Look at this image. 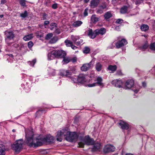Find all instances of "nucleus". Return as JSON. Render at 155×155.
Wrapping results in <instances>:
<instances>
[{"mask_svg": "<svg viewBox=\"0 0 155 155\" xmlns=\"http://www.w3.org/2000/svg\"><path fill=\"white\" fill-rule=\"evenodd\" d=\"M55 32L57 34H59L61 32V30L59 28H57L56 29Z\"/></svg>", "mask_w": 155, "mask_h": 155, "instance_id": "864d4df0", "label": "nucleus"}, {"mask_svg": "<svg viewBox=\"0 0 155 155\" xmlns=\"http://www.w3.org/2000/svg\"><path fill=\"white\" fill-rule=\"evenodd\" d=\"M101 144L99 143H96L94 145L92 149L93 151H95L99 150L100 148Z\"/></svg>", "mask_w": 155, "mask_h": 155, "instance_id": "5701e85b", "label": "nucleus"}, {"mask_svg": "<svg viewBox=\"0 0 155 155\" xmlns=\"http://www.w3.org/2000/svg\"><path fill=\"white\" fill-rule=\"evenodd\" d=\"M108 70L112 71H115L117 69V66L116 65L112 66L110 65L109 66L108 68Z\"/></svg>", "mask_w": 155, "mask_h": 155, "instance_id": "e433bc0d", "label": "nucleus"}, {"mask_svg": "<svg viewBox=\"0 0 155 155\" xmlns=\"http://www.w3.org/2000/svg\"><path fill=\"white\" fill-rule=\"evenodd\" d=\"M87 35L91 38H94L97 35L95 32V31H93L91 29H89L87 31Z\"/></svg>", "mask_w": 155, "mask_h": 155, "instance_id": "f3484780", "label": "nucleus"}, {"mask_svg": "<svg viewBox=\"0 0 155 155\" xmlns=\"http://www.w3.org/2000/svg\"><path fill=\"white\" fill-rule=\"evenodd\" d=\"M78 83L83 84L86 81L85 76L83 74H80L78 77Z\"/></svg>", "mask_w": 155, "mask_h": 155, "instance_id": "ddd939ff", "label": "nucleus"}, {"mask_svg": "<svg viewBox=\"0 0 155 155\" xmlns=\"http://www.w3.org/2000/svg\"><path fill=\"white\" fill-rule=\"evenodd\" d=\"M115 29L117 31H119V26H116Z\"/></svg>", "mask_w": 155, "mask_h": 155, "instance_id": "69168bd1", "label": "nucleus"}, {"mask_svg": "<svg viewBox=\"0 0 155 155\" xmlns=\"http://www.w3.org/2000/svg\"><path fill=\"white\" fill-rule=\"evenodd\" d=\"M108 9V8L106 3L105 2L103 3L100 5L97 9V12L98 14H102L103 13L104 9Z\"/></svg>", "mask_w": 155, "mask_h": 155, "instance_id": "423d86ee", "label": "nucleus"}, {"mask_svg": "<svg viewBox=\"0 0 155 155\" xmlns=\"http://www.w3.org/2000/svg\"><path fill=\"white\" fill-rule=\"evenodd\" d=\"M83 40L81 39H79V40H78L76 43H75L77 45H79L82 44V43L83 42Z\"/></svg>", "mask_w": 155, "mask_h": 155, "instance_id": "de8ad7c7", "label": "nucleus"}, {"mask_svg": "<svg viewBox=\"0 0 155 155\" xmlns=\"http://www.w3.org/2000/svg\"><path fill=\"white\" fill-rule=\"evenodd\" d=\"M149 45L148 44L146 43L139 47V49L142 51H144L146 50L148 47Z\"/></svg>", "mask_w": 155, "mask_h": 155, "instance_id": "b1692460", "label": "nucleus"}, {"mask_svg": "<svg viewBox=\"0 0 155 155\" xmlns=\"http://www.w3.org/2000/svg\"><path fill=\"white\" fill-rule=\"evenodd\" d=\"M150 49L153 51H155V42L151 43L150 47Z\"/></svg>", "mask_w": 155, "mask_h": 155, "instance_id": "a18cd8bd", "label": "nucleus"}, {"mask_svg": "<svg viewBox=\"0 0 155 155\" xmlns=\"http://www.w3.org/2000/svg\"><path fill=\"white\" fill-rule=\"evenodd\" d=\"M71 47V48L74 50H76L77 48V47L76 46L74 45H73Z\"/></svg>", "mask_w": 155, "mask_h": 155, "instance_id": "13d9d810", "label": "nucleus"}, {"mask_svg": "<svg viewBox=\"0 0 155 155\" xmlns=\"http://www.w3.org/2000/svg\"><path fill=\"white\" fill-rule=\"evenodd\" d=\"M78 145L79 146L81 147H83L84 146V143L82 142H79L78 143Z\"/></svg>", "mask_w": 155, "mask_h": 155, "instance_id": "5fc2aeb1", "label": "nucleus"}, {"mask_svg": "<svg viewBox=\"0 0 155 155\" xmlns=\"http://www.w3.org/2000/svg\"><path fill=\"white\" fill-rule=\"evenodd\" d=\"M19 2L21 6L25 7L26 6V5L25 0H19Z\"/></svg>", "mask_w": 155, "mask_h": 155, "instance_id": "a19ab883", "label": "nucleus"}, {"mask_svg": "<svg viewBox=\"0 0 155 155\" xmlns=\"http://www.w3.org/2000/svg\"><path fill=\"white\" fill-rule=\"evenodd\" d=\"M6 2V0H1V4H4Z\"/></svg>", "mask_w": 155, "mask_h": 155, "instance_id": "e2e57ef3", "label": "nucleus"}, {"mask_svg": "<svg viewBox=\"0 0 155 155\" xmlns=\"http://www.w3.org/2000/svg\"><path fill=\"white\" fill-rule=\"evenodd\" d=\"M95 81L96 82L93 84H89L87 85V86L89 87H92L98 85L101 87H102L104 86V84L102 83L103 79L101 77H97L96 80H95Z\"/></svg>", "mask_w": 155, "mask_h": 155, "instance_id": "20e7f679", "label": "nucleus"}, {"mask_svg": "<svg viewBox=\"0 0 155 155\" xmlns=\"http://www.w3.org/2000/svg\"><path fill=\"white\" fill-rule=\"evenodd\" d=\"M45 140L47 142H53L54 140V137L53 136L49 135L45 138Z\"/></svg>", "mask_w": 155, "mask_h": 155, "instance_id": "4be33fe9", "label": "nucleus"}, {"mask_svg": "<svg viewBox=\"0 0 155 155\" xmlns=\"http://www.w3.org/2000/svg\"><path fill=\"white\" fill-rule=\"evenodd\" d=\"M71 37L72 40L74 43H76V42H77L78 40H79V37L78 36H74V35H72L71 36Z\"/></svg>", "mask_w": 155, "mask_h": 155, "instance_id": "f704fd0d", "label": "nucleus"}, {"mask_svg": "<svg viewBox=\"0 0 155 155\" xmlns=\"http://www.w3.org/2000/svg\"><path fill=\"white\" fill-rule=\"evenodd\" d=\"M117 74L119 75H122V73L120 71H117Z\"/></svg>", "mask_w": 155, "mask_h": 155, "instance_id": "052dcab7", "label": "nucleus"}, {"mask_svg": "<svg viewBox=\"0 0 155 155\" xmlns=\"http://www.w3.org/2000/svg\"><path fill=\"white\" fill-rule=\"evenodd\" d=\"M99 3V0H91L90 2V7L93 8L97 7Z\"/></svg>", "mask_w": 155, "mask_h": 155, "instance_id": "6ab92c4d", "label": "nucleus"}, {"mask_svg": "<svg viewBox=\"0 0 155 155\" xmlns=\"http://www.w3.org/2000/svg\"><path fill=\"white\" fill-rule=\"evenodd\" d=\"M126 155H134L133 154L130 153H128L126 154Z\"/></svg>", "mask_w": 155, "mask_h": 155, "instance_id": "774afa93", "label": "nucleus"}, {"mask_svg": "<svg viewBox=\"0 0 155 155\" xmlns=\"http://www.w3.org/2000/svg\"><path fill=\"white\" fill-rule=\"evenodd\" d=\"M112 83L115 87L120 88L122 84V82L121 80H115L112 81Z\"/></svg>", "mask_w": 155, "mask_h": 155, "instance_id": "2eb2a0df", "label": "nucleus"}, {"mask_svg": "<svg viewBox=\"0 0 155 155\" xmlns=\"http://www.w3.org/2000/svg\"><path fill=\"white\" fill-rule=\"evenodd\" d=\"M53 34L51 33H50L46 35L45 37V39L48 40L51 38L53 36Z\"/></svg>", "mask_w": 155, "mask_h": 155, "instance_id": "79ce46f5", "label": "nucleus"}, {"mask_svg": "<svg viewBox=\"0 0 155 155\" xmlns=\"http://www.w3.org/2000/svg\"><path fill=\"white\" fill-rule=\"evenodd\" d=\"M95 32L96 34L97 35L99 34L103 35L106 32V29L104 28H102L99 29L95 30Z\"/></svg>", "mask_w": 155, "mask_h": 155, "instance_id": "412c9836", "label": "nucleus"}, {"mask_svg": "<svg viewBox=\"0 0 155 155\" xmlns=\"http://www.w3.org/2000/svg\"><path fill=\"white\" fill-rule=\"evenodd\" d=\"M76 58H73L72 59H71V61H72L73 62H74L76 61Z\"/></svg>", "mask_w": 155, "mask_h": 155, "instance_id": "680f3d73", "label": "nucleus"}, {"mask_svg": "<svg viewBox=\"0 0 155 155\" xmlns=\"http://www.w3.org/2000/svg\"><path fill=\"white\" fill-rule=\"evenodd\" d=\"M95 68L96 70L97 71H100L102 69V65L99 62H98L96 63L95 65Z\"/></svg>", "mask_w": 155, "mask_h": 155, "instance_id": "c756f323", "label": "nucleus"}, {"mask_svg": "<svg viewBox=\"0 0 155 155\" xmlns=\"http://www.w3.org/2000/svg\"><path fill=\"white\" fill-rule=\"evenodd\" d=\"M142 2H143L142 0H137L136 1L135 3L136 5H139V4H140L141 3H142Z\"/></svg>", "mask_w": 155, "mask_h": 155, "instance_id": "603ef678", "label": "nucleus"}, {"mask_svg": "<svg viewBox=\"0 0 155 155\" xmlns=\"http://www.w3.org/2000/svg\"><path fill=\"white\" fill-rule=\"evenodd\" d=\"M140 28L142 31H146L148 29L149 27L147 25L143 24L141 25Z\"/></svg>", "mask_w": 155, "mask_h": 155, "instance_id": "72a5a7b5", "label": "nucleus"}, {"mask_svg": "<svg viewBox=\"0 0 155 155\" xmlns=\"http://www.w3.org/2000/svg\"><path fill=\"white\" fill-rule=\"evenodd\" d=\"M142 85L143 87L146 86V84L145 82H143L142 83Z\"/></svg>", "mask_w": 155, "mask_h": 155, "instance_id": "0e129e2a", "label": "nucleus"}, {"mask_svg": "<svg viewBox=\"0 0 155 155\" xmlns=\"http://www.w3.org/2000/svg\"><path fill=\"white\" fill-rule=\"evenodd\" d=\"M84 1L85 3H87L90 0H84Z\"/></svg>", "mask_w": 155, "mask_h": 155, "instance_id": "338daca9", "label": "nucleus"}, {"mask_svg": "<svg viewBox=\"0 0 155 155\" xmlns=\"http://www.w3.org/2000/svg\"><path fill=\"white\" fill-rule=\"evenodd\" d=\"M33 45V44L32 41H30L28 43V47L29 48H31Z\"/></svg>", "mask_w": 155, "mask_h": 155, "instance_id": "09e8293b", "label": "nucleus"}, {"mask_svg": "<svg viewBox=\"0 0 155 155\" xmlns=\"http://www.w3.org/2000/svg\"><path fill=\"white\" fill-rule=\"evenodd\" d=\"M36 36L37 38L41 39V38L43 37V35L39 32H37L36 34Z\"/></svg>", "mask_w": 155, "mask_h": 155, "instance_id": "37998d69", "label": "nucleus"}, {"mask_svg": "<svg viewBox=\"0 0 155 155\" xmlns=\"http://www.w3.org/2000/svg\"><path fill=\"white\" fill-rule=\"evenodd\" d=\"M132 8V7L129 5H128L127 6L124 5L120 8V13L122 14L126 13H127L128 8Z\"/></svg>", "mask_w": 155, "mask_h": 155, "instance_id": "dca6fc26", "label": "nucleus"}, {"mask_svg": "<svg viewBox=\"0 0 155 155\" xmlns=\"http://www.w3.org/2000/svg\"><path fill=\"white\" fill-rule=\"evenodd\" d=\"M65 43L66 46L68 47H71L73 45L72 42L68 40H66L65 41Z\"/></svg>", "mask_w": 155, "mask_h": 155, "instance_id": "58836bf2", "label": "nucleus"}, {"mask_svg": "<svg viewBox=\"0 0 155 155\" xmlns=\"http://www.w3.org/2000/svg\"><path fill=\"white\" fill-rule=\"evenodd\" d=\"M120 126V128L122 130H128L129 127V125L126 122L120 120L117 123Z\"/></svg>", "mask_w": 155, "mask_h": 155, "instance_id": "1a4fd4ad", "label": "nucleus"}, {"mask_svg": "<svg viewBox=\"0 0 155 155\" xmlns=\"http://www.w3.org/2000/svg\"><path fill=\"white\" fill-rule=\"evenodd\" d=\"M90 50V48L88 47H85L83 50V52L85 54H88Z\"/></svg>", "mask_w": 155, "mask_h": 155, "instance_id": "ea45409f", "label": "nucleus"}, {"mask_svg": "<svg viewBox=\"0 0 155 155\" xmlns=\"http://www.w3.org/2000/svg\"><path fill=\"white\" fill-rule=\"evenodd\" d=\"M33 37V35L32 34H30L25 36L23 39L25 41H28L31 40Z\"/></svg>", "mask_w": 155, "mask_h": 155, "instance_id": "bb28decb", "label": "nucleus"}, {"mask_svg": "<svg viewBox=\"0 0 155 155\" xmlns=\"http://www.w3.org/2000/svg\"><path fill=\"white\" fill-rule=\"evenodd\" d=\"M36 62V60L35 59H33L32 61H29L28 62V64L31 66H33L34 64Z\"/></svg>", "mask_w": 155, "mask_h": 155, "instance_id": "49530a36", "label": "nucleus"}, {"mask_svg": "<svg viewBox=\"0 0 155 155\" xmlns=\"http://www.w3.org/2000/svg\"><path fill=\"white\" fill-rule=\"evenodd\" d=\"M69 77L71 79V81L74 83H78V78L76 76H74L73 77Z\"/></svg>", "mask_w": 155, "mask_h": 155, "instance_id": "473e14b6", "label": "nucleus"}, {"mask_svg": "<svg viewBox=\"0 0 155 155\" xmlns=\"http://www.w3.org/2000/svg\"><path fill=\"white\" fill-rule=\"evenodd\" d=\"M50 26L52 27V28H53L56 27V24L55 23H52L50 24Z\"/></svg>", "mask_w": 155, "mask_h": 155, "instance_id": "4d7b16f0", "label": "nucleus"}, {"mask_svg": "<svg viewBox=\"0 0 155 155\" xmlns=\"http://www.w3.org/2000/svg\"><path fill=\"white\" fill-rule=\"evenodd\" d=\"M49 23V22L48 21H46L44 22V25L45 26L47 25Z\"/></svg>", "mask_w": 155, "mask_h": 155, "instance_id": "bf43d9fd", "label": "nucleus"}, {"mask_svg": "<svg viewBox=\"0 0 155 155\" xmlns=\"http://www.w3.org/2000/svg\"><path fill=\"white\" fill-rule=\"evenodd\" d=\"M127 43V41L125 39H123L120 41L117 42L115 44V45L116 48H118L126 45Z\"/></svg>", "mask_w": 155, "mask_h": 155, "instance_id": "9b49d317", "label": "nucleus"}, {"mask_svg": "<svg viewBox=\"0 0 155 155\" xmlns=\"http://www.w3.org/2000/svg\"><path fill=\"white\" fill-rule=\"evenodd\" d=\"M23 143V140L20 139L17 140L12 145V148L15 152H19L22 148Z\"/></svg>", "mask_w": 155, "mask_h": 155, "instance_id": "7ed1b4c3", "label": "nucleus"}, {"mask_svg": "<svg viewBox=\"0 0 155 155\" xmlns=\"http://www.w3.org/2000/svg\"><path fill=\"white\" fill-rule=\"evenodd\" d=\"M123 20L121 19H118L116 21L115 23L117 24H121L122 23Z\"/></svg>", "mask_w": 155, "mask_h": 155, "instance_id": "3c124183", "label": "nucleus"}, {"mask_svg": "<svg viewBox=\"0 0 155 155\" xmlns=\"http://www.w3.org/2000/svg\"><path fill=\"white\" fill-rule=\"evenodd\" d=\"M83 24V22L79 20L74 21L72 24V26L74 28H78L80 26Z\"/></svg>", "mask_w": 155, "mask_h": 155, "instance_id": "aec40b11", "label": "nucleus"}, {"mask_svg": "<svg viewBox=\"0 0 155 155\" xmlns=\"http://www.w3.org/2000/svg\"><path fill=\"white\" fill-rule=\"evenodd\" d=\"M91 62H90L89 63L83 64V66H82L81 68V70L83 71H87L91 68Z\"/></svg>", "mask_w": 155, "mask_h": 155, "instance_id": "a211bd4d", "label": "nucleus"}, {"mask_svg": "<svg viewBox=\"0 0 155 155\" xmlns=\"http://www.w3.org/2000/svg\"><path fill=\"white\" fill-rule=\"evenodd\" d=\"M100 19V17L96 16L95 15H93L91 17V21L94 23H96Z\"/></svg>", "mask_w": 155, "mask_h": 155, "instance_id": "393cba45", "label": "nucleus"}, {"mask_svg": "<svg viewBox=\"0 0 155 155\" xmlns=\"http://www.w3.org/2000/svg\"><path fill=\"white\" fill-rule=\"evenodd\" d=\"M5 148L4 145L0 144V155H5Z\"/></svg>", "mask_w": 155, "mask_h": 155, "instance_id": "a878e982", "label": "nucleus"}, {"mask_svg": "<svg viewBox=\"0 0 155 155\" xmlns=\"http://www.w3.org/2000/svg\"><path fill=\"white\" fill-rule=\"evenodd\" d=\"M134 84V81L133 80H129L126 81L124 88L126 89H130L133 87Z\"/></svg>", "mask_w": 155, "mask_h": 155, "instance_id": "f8f14e48", "label": "nucleus"}, {"mask_svg": "<svg viewBox=\"0 0 155 155\" xmlns=\"http://www.w3.org/2000/svg\"><path fill=\"white\" fill-rule=\"evenodd\" d=\"M52 8L53 9H55L58 7V5L56 3H55L53 4L52 5Z\"/></svg>", "mask_w": 155, "mask_h": 155, "instance_id": "6e6d98bb", "label": "nucleus"}, {"mask_svg": "<svg viewBox=\"0 0 155 155\" xmlns=\"http://www.w3.org/2000/svg\"><path fill=\"white\" fill-rule=\"evenodd\" d=\"M52 53L53 51H52L48 54V60H53L55 58V57L53 55Z\"/></svg>", "mask_w": 155, "mask_h": 155, "instance_id": "7c9ffc66", "label": "nucleus"}, {"mask_svg": "<svg viewBox=\"0 0 155 155\" xmlns=\"http://www.w3.org/2000/svg\"><path fill=\"white\" fill-rule=\"evenodd\" d=\"M57 140L58 141H61L63 138L71 142H75L77 140L78 136L76 132L71 133L67 130L62 129L59 131H58L56 135Z\"/></svg>", "mask_w": 155, "mask_h": 155, "instance_id": "f257e3e1", "label": "nucleus"}, {"mask_svg": "<svg viewBox=\"0 0 155 155\" xmlns=\"http://www.w3.org/2000/svg\"><path fill=\"white\" fill-rule=\"evenodd\" d=\"M5 33L7 37L5 41L7 43H8L9 40L13 39L15 37V35L12 31H6L5 32Z\"/></svg>", "mask_w": 155, "mask_h": 155, "instance_id": "6e6552de", "label": "nucleus"}, {"mask_svg": "<svg viewBox=\"0 0 155 155\" xmlns=\"http://www.w3.org/2000/svg\"><path fill=\"white\" fill-rule=\"evenodd\" d=\"M49 74L52 76H54L55 74V70L52 69L50 68L49 70H48Z\"/></svg>", "mask_w": 155, "mask_h": 155, "instance_id": "c03bdc74", "label": "nucleus"}, {"mask_svg": "<svg viewBox=\"0 0 155 155\" xmlns=\"http://www.w3.org/2000/svg\"><path fill=\"white\" fill-rule=\"evenodd\" d=\"M58 40V37L56 36H54L50 39L49 43L51 44H54L56 43Z\"/></svg>", "mask_w": 155, "mask_h": 155, "instance_id": "2f4dec72", "label": "nucleus"}, {"mask_svg": "<svg viewBox=\"0 0 155 155\" xmlns=\"http://www.w3.org/2000/svg\"><path fill=\"white\" fill-rule=\"evenodd\" d=\"M60 75L62 76L70 77V76L71 75V72L68 70H62L60 71Z\"/></svg>", "mask_w": 155, "mask_h": 155, "instance_id": "4468645a", "label": "nucleus"}, {"mask_svg": "<svg viewBox=\"0 0 155 155\" xmlns=\"http://www.w3.org/2000/svg\"><path fill=\"white\" fill-rule=\"evenodd\" d=\"M84 141L87 145H91L94 143V140L90 138L88 135L85 136L84 139Z\"/></svg>", "mask_w": 155, "mask_h": 155, "instance_id": "9d476101", "label": "nucleus"}, {"mask_svg": "<svg viewBox=\"0 0 155 155\" xmlns=\"http://www.w3.org/2000/svg\"><path fill=\"white\" fill-rule=\"evenodd\" d=\"M63 58V60L62 61V63L63 64H66L70 62L71 61V59L69 57H64Z\"/></svg>", "mask_w": 155, "mask_h": 155, "instance_id": "c85d7f7f", "label": "nucleus"}, {"mask_svg": "<svg viewBox=\"0 0 155 155\" xmlns=\"http://www.w3.org/2000/svg\"><path fill=\"white\" fill-rule=\"evenodd\" d=\"M112 16V15L110 12H108L105 13L104 16L105 19H109Z\"/></svg>", "mask_w": 155, "mask_h": 155, "instance_id": "cd10ccee", "label": "nucleus"}, {"mask_svg": "<svg viewBox=\"0 0 155 155\" xmlns=\"http://www.w3.org/2000/svg\"><path fill=\"white\" fill-rule=\"evenodd\" d=\"M33 133L32 131L25 132L26 143L30 147H36L41 146L43 143L41 139L34 138Z\"/></svg>", "mask_w": 155, "mask_h": 155, "instance_id": "f03ea898", "label": "nucleus"}, {"mask_svg": "<svg viewBox=\"0 0 155 155\" xmlns=\"http://www.w3.org/2000/svg\"><path fill=\"white\" fill-rule=\"evenodd\" d=\"M140 88V86L137 85L135 87H133L132 88V90L135 93H137L139 91Z\"/></svg>", "mask_w": 155, "mask_h": 155, "instance_id": "4c0bfd02", "label": "nucleus"}, {"mask_svg": "<svg viewBox=\"0 0 155 155\" xmlns=\"http://www.w3.org/2000/svg\"><path fill=\"white\" fill-rule=\"evenodd\" d=\"M115 147L114 146L109 144L105 146L103 149L104 152L105 153H107L110 152H113L115 150Z\"/></svg>", "mask_w": 155, "mask_h": 155, "instance_id": "0eeeda50", "label": "nucleus"}, {"mask_svg": "<svg viewBox=\"0 0 155 155\" xmlns=\"http://www.w3.org/2000/svg\"><path fill=\"white\" fill-rule=\"evenodd\" d=\"M28 15V13L26 11H25L23 13H22L20 14V16L22 18H25Z\"/></svg>", "mask_w": 155, "mask_h": 155, "instance_id": "c9c22d12", "label": "nucleus"}, {"mask_svg": "<svg viewBox=\"0 0 155 155\" xmlns=\"http://www.w3.org/2000/svg\"><path fill=\"white\" fill-rule=\"evenodd\" d=\"M88 9L86 8L84 10V16H86L88 15Z\"/></svg>", "mask_w": 155, "mask_h": 155, "instance_id": "8fccbe9b", "label": "nucleus"}, {"mask_svg": "<svg viewBox=\"0 0 155 155\" xmlns=\"http://www.w3.org/2000/svg\"><path fill=\"white\" fill-rule=\"evenodd\" d=\"M53 51V54L55 58H64L66 55L65 52L62 50H54Z\"/></svg>", "mask_w": 155, "mask_h": 155, "instance_id": "39448f33", "label": "nucleus"}]
</instances>
